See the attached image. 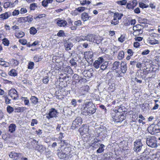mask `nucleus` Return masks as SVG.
Returning <instances> with one entry per match:
<instances>
[{"instance_id":"1","label":"nucleus","mask_w":160,"mask_h":160,"mask_svg":"<svg viewBox=\"0 0 160 160\" xmlns=\"http://www.w3.org/2000/svg\"><path fill=\"white\" fill-rule=\"evenodd\" d=\"M96 110V108L95 105L91 102H87L85 104V106L82 109V112L83 114L90 115L94 113Z\"/></svg>"},{"instance_id":"2","label":"nucleus","mask_w":160,"mask_h":160,"mask_svg":"<svg viewBox=\"0 0 160 160\" xmlns=\"http://www.w3.org/2000/svg\"><path fill=\"white\" fill-rule=\"evenodd\" d=\"M32 147L30 148L34 149L38 152L42 153L46 150V148L42 145L38 144V142L35 139H33L31 142Z\"/></svg>"},{"instance_id":"3","label":"nucleus","mask_w":160,"mask_h":160,"mask_svg":"<svg viewBox=\"0 0 160 160\" xmlns=\"http://www.w3.org/2000/svg\"><path fill=\"white\" fill-rule=\"evenodd\" d=\"M127 70V63L125 62H122L120 64V71H115V75L117 77H121L122 73H125Z\"/></svg>"},{"instance_id":"4","label":"nucleus","mask_w":160,"mask_h":160,"mask_svg":"<svg viewBox=\"0 0 160 160\" xmlns=\"http://www.w3.org/2000/svg\"><path fill=\"white\" fill-rule=\"evenodd\" d=\"M146 142L148 146L152 148H155L157 146V141L154 136H148L147 138Z\"/></svg>"},{"instance_id":"5","label":"nucleus","mask_w":160,"mask_h":160,"mask_svg":"<svg viewBox=\"0 0 160 160\" xmlns=\"http://www.w3.org/2000/svg\"><path fill=\"white\" fill-rule=\"evenodd\" d=\"M84 57L87 62L92 64L93 60V53L92 51L86 52L84 53Z\"/></svg>"},{"instance_id":"6","label":"nucleus","mask_w":160,"mask_h":160,"mask_svg":"<svg viewBox=\"0 0 160 160\" xmlns=\"http://www.w3.org/2000/svg\"><path fill=\"white\" fill-rule=\"evenodd\" d=\"M133 150L136 153L139 152L141 151L143 145L140 139L137 140L134 142Z\"/></svg>"},{"instance_id":"7","label":"nucleus","mask_w":160,"mask_h":160,"mask_svg":"<svg viewBox=\"0 0 160 160\" xmlns=\"http://www.w3.org/2000/svg\"><path fill=\"white\" fill-rule=\"evenodd\" d=\"M112 120L116 122L121 123L124 119L125 117L122 115L119 112H118L115 115L112 117Z\"/></svg>"},{"instance_id":"8","label":"nucleus","mask_w":160,"mask_h":160,"mask_svg":"<svg viewBox=\"0 0 160 160\" xmlns=\"http://www.w3.org/2000/svg\"><path fill=\"white\" fill-rule=\"evenodd\" d=\"M54 22L57 26L59 27H65L67 26L68 24L67 22L65 20L62 19L60 18L55 19Z\"/></svg>"},{"instance_id":"9","label":"nucleus","mask_w":160,"mask_h":160,"mask_svg":"<svg viewBox=\"0 0 160 160\" xmlns=\"http://www.w3.org/2000/svg\"><path fill=\"white\" fill-rule=\"evenodd\" d=\"M58 112L54 108H52L50 110L48 114H46V118L48 119L57 117Z\"/></svg>"},{"instance_id":"10","label":"nucleus","mask_w":160,"mask_h":160,"mask_svg":"<svg viewBox=\"0 0 160 160\" xmlns=\"http://www.w3.org/2000/svg\"><path fill=\"white\" fill-rule=\"evenodd\" d=\"M8 95L13 100H16L18 98V92L14 88H12L9 90Z\"/></svg>"},{"instance_id":"11","label":"nucleus","mask_w":160,"mask_h":160,"mask_svg":"<svg viewBox=\"0 0 160 160\" xmlns=\"http://www.w3.org/2000/svg\"><path fill=\"white\" fill-rule=\"evenodd\" d=\"M82 122V119L81 118L78 117L73 122L71 128L72 129H75L78 126L80 125Z\"/></svg>"},{"instance_id":"12","label":"nucleus","mask_w":160,"mask_h":160,"mask_svg":"<svg viewBox=\"0 0 160 160\" xmlns=\"http://www.w3.org/2000/svg\"><path fill=\"white\" fill-rule=\"evenodd\" d=\"M21 154L20 153L15 152L14 151L9 153V156L11 158L14 160H18L21 157Z\"/></svg>"},{"instance_id":"13","label":"nucleus","mask_w":160,"mask_h":160,"mask_svg":"<svg viewBox=\"0 0 160 160\" xmlns=\"http://www.w3.org/2000/svg\"><path fill=\"white\" fill-rule=\"evenodd\" d=\"M149 73V71L143 69V70L141 69L138 71L137 74L139 77H141L142 79H144L146 76Z\"/></svg>"},{"instance_id":"14","label":"nucleus","mask_w":160,"mask_h":160,"mask_svg":"<svg viewBox=\"0 0 160 160\" xmlns=\"http://www.w3.org/2000/svg\"><path fill=\"white\" fill-rule=\"evenodd\" d=\"M97 132L98 133V136L102 135L105 136L106 134V128L103 126H100L96 128Z\"/></svg>"},{"instance_id":"15","label":"nucleus","mask_w":160,"mask_h":160,"mask_svg":"<svg viewBox=\"0 0 160 160\" xmlns=\"http://www.w3.org/2000/svg\"><path fill=\"white\" fill-rule=\"evenodd\" d=\"M89 127V125H83L79 129V132L82 134L87 133L88 132Z\"/></svg>"},{"instance_id":"16","label":"nucleus","mask_w":160,"mask_h":160,"mask_svg":"<svg viewBox=\"0 0 160 160\" xmlns=\"http://www.w3.org/2000/svg\"><path fill=\"white\" fill-rule=\"evenodd\" d=\"M103 62V58L102 57H99L98 58V59L96 60L93 63V66L96 69L100 67V64Z\"/></svg>"},{"instance_id":"17","label":"nucleus","mask_w":160,"mask_h":160,"mask_svg":"<svg viewBox=\"0 0 160 160\" xmlns=\"http://www.w3.org/2000/svg\"><path fill=\"white\" fill-rule=\"evenodd\" d=\"M57 152L58 157L61 159L66 158L68 156L67 155V154H66L62 150L60 151V150L58 149L57 150Z\"/></svg>"},{"instance_id":"18","label":"nucleus","mask_w":160,"mask_h":160,"mask_svg":"<svg viewBox=\"0 0 160 160\" xmlns=\"http://www.w3.org/2000/svg\"><path fill=\"white\" fill-rule=\"evenodd\" d=\"M148 129L150 131L152 134L157 133L160 131V129L159 128L157 129L155 126L153 125H151L148 128Z\"/></svg>"},{"instance_id":"19","label":"nucleus","mask_w":160,"mask_h":160,"mask_svg":"<svg viewBox=\"0 0 160 160\" xmlns=\"http://www.w3.org/2000/svg\"><path fill=\"white\" fill-rule=\"evenodd\" d=\"M82 19L85 22L90 19L91 17L89 16L88 13L85 12H83L81 15Z\"/></svg>"},{"instance_id":"20","label":"nucleus","mask_w":160,"mask_h":160,"mask_svg":"<svg viewBox=\"0 0 160 160\" xmlns=\"http://www.w3.org/2000/svg\"><path fill=\"white\" fill-rule=\"evenodd\" d=\"M73 80L74 79L75 82L76 83L80 82L82 83V81H85L86 79H83L81 77L79 76L77 74H74L73 77Z\"/></svg>"},{"instance_id":"21","label":"nucleus","mask_w":160,"mask_h":160,"mask_svg":"<svg viewBox=\"0 0 160 160\" xmlns=\"http://www.w3.org/2000/svg\"><path fill=\"white\" fill-rule=\"evenodd\" d=\"M92 69H90L88 70H85L82 72L83 75L85 77L88 78L91 77L93 75Z\"/></svg>"},{"instance_id":"22","label":"nucleus","mask_w":160,"mask_h":160,"mask_svg":"<svg viewBox=\"0 0 160 160\" xmlns=\"http://www.w3.org/2000/svg\"><path fill=\"white\" fill-rule=\"evenodd\" d=\"M100 141L97 139H94L92 141V143L90 144V146L95 148H98V146L100 145V144L98 143V142Z\"/></svg>"},{"instance_id":"23","label":"nucleus","mask_w":160,"mask_h":160,"mask_svg":"<svg viewBox=\"0 0 160 160\" xmlns=\"http://www.w3.org/2000/svg\"><path fill=\"white\" fill-rule=\"evenodd\" d=\"M137 4V2H129L127 5V8L129 9H133Z\"/></svg>"},{"instance_id":"24","label":"nucleus","mask_w":160,"mask_h":160,"mask_svg":"<svg viewBox=\"0 0 160 160\" xmlns=\"http://www.w3.org/2000/svg\"><path fill=\"white\" fill-rule=\"evenodd\" d=\"M86 36V40L93 42L95 40V35L94 34H89Z\"/></svg>"},{"instance_id":"25","label":"nucleus","mask_w":160,"mask_h":160,"mask_svg":"<svg viewBox=\"0 0 160 160\" xmlns=\"http://www.w3.org/2000/svg\"><path fill=\"white\" fill-rule=\"evenodd\" d=\"M65 49L66 51H69L71 50L73 46L72 43L70 42H68L65 43L64 44Z\"/></svg>"},{"instance_id":"26","label":"nucleus","mask_w":160,"mask_h":160,"mask_svg":"<svg viewBox=\"0 0 160 160\" xmlns=\"http://www.w3.org/2000/svg\"><path fill=\"white\" fill-rule=\"evenodd\" d=\"M31 103L35 105L38 102V98L35 96H32L30 98Z\"/></svg>"},{"instance_id":"27","label":"nucleus","mask_w":160,"mask_h":160,"mask_svg":"<svg viewBox=\"0 0 160 160\" xmlns=\"http://www.w3.org/2000/svg\"><path fill=\"white\" fill-rule=\"evenodd\" d=\"M16 126L15 124H11L8 127V131L11 133L15 131L16 128Z\"/></svg>"},{"instance_id":"28","label":"nucleus","mask_w":160,"mask_h":160,"mask_svg":"<svg viewBox=\"0 0 160 160\" xmlns=\"http://www.w3.org/2000/svg\"><path fill=\"white\" fill-rule=\"evenodd\" d=\"M123 16V14L122 13L117 12L114 13L113 17L114 18V20H115V19H116L119 20L121 19Z\"/></svg>"},{"instance_id":"29","label":"nucleus","mask_w":160,"mask_h":160,"mask_svg":"<svg viewBox=\"0 0 160 160\" xmlns=\"http://www.w3.org/2000/svg\"><path fill=\"white\" fill-rule=\"evenodd\" d=\"M148 41L149 43L151 45H155L159 43L158 41L153 38H149Z\"/></svg>"},{"instance_id":"30","label":"nucleus","mask_w":160,"mask_h":160,"mask_svg":"<svg viewBox=\"0 0 160 160\" xmlns=\"http://www.w3.org/2000/svg\"><path fill=\"white\" fill-rule=\"evenodd\" d=\"M64 71L68 74H71L73 73V71L70 66H68L64 68Z\"/></svg>"},{"instance_id":"31","label":"nucleus","mask_w":160,"mask_h":160,"mask_svg":"<svg viewBox=\"0 0 160 160\" xmlns=\"http://www.w3.org/2000/svg\"><path fill=\"white\" fill-rule=\"evenodd\" d=\"M9 17L8 13L6 12L0 15V18L1 20H3L6 19Z\"/></svg>"},{"instance_id":"32","label":"nucleus","mask_w":160,"mask_h":160,"mask_svg":"<svg viewBox=\"0 0 160 160\" xmlns=\"http://www.w3.org/2000/svg\"><path fill=\"white\" fill-rule=\"evenodd\" d=\"M71 148L70 147V145L68 146H67L64 148L63 150H62L66 154H67V155L69 156L70 154V152L71 151Z\"/></svg>"},{"instance_id":"33","label":"nucleus","mask_w":160,"mask_h":160,"mask_svg":"<svg viewBox=\"0 0 160 160\" xmlns=\"http://www.w3.org/2000/svg\"><path fill=\"white\" fill-rule=\"evenodd\" d=\"M120 65L119 62L118 61L115 62L112 64V69L113 70H116L118 69Z\"/></svg>"},{"instance_id":"34","label":"nucleus","mask_w":160,"mask_h":160,"mask_svg":"<svg viewBox=\"0 0 160 160\" xmlns=\"http://www.w3.org/2000/svg\"><path fill=\"white\" fill-rule=\"evenodd\" d=\"M60 141V142H59V143H60L61 146L62 147L64 146H68L70 145V144L68 143V141L67 140H61Z\"/></svg>"},{"instance_id":"35","label":"nucleus","mask_w":160,"mask_h":160,"mask_svg":"<svg viewBox=\"0 0 160 160\" xmlns=\"http://www.w3.org/2000/svg\"><path fill=\"white\" fill-rule=\"evenodd\" d=\"M86 36H81L80 37H76L75 38V39L76 41L78 42H81L82 41L86 40Z\"/></svg>"},{"instance_id":"36","label":"nucleus","mask_w":160,"mask_h":160,"mask_svg":"<svg viewBox=\"0 0 160 160\" xmlns=\"http://www.w3.org/2000/svg\"><path fill=\"white\" fill-rule=\"evenodd\" d=\"M143 32L142 29H140L138 30L134 31L133 33V35L135 36H139Z\"/></svg>"},{"instance_id":"37","label":"nucleus","mask_w":160,"mask_h":160,"mask_svg":"<svg viewBox=\"0 0 160 160\" xmlns=\"http://www.w3.org/2000/svg\"><path fill=\"white\" fill-rule=\"evenodd\" d=\"M10 63L11 65L15 67L18 64L19 62L17 60L12 59L10 61Z\"/></svg>"},{"instance_id":"38","label":"nucleus","mask_w":160,"mask_h":160,"mask_svg":"<svg viewBox=\"0 0 160 160\" xmlns=\"http://www.w3.org/2000/svg\"><path fill=\"white\" fill-rule=\"evenodd\" d=\"M102 40L103 38L101 37L98 36L96 37L95 36V40L93 42L97 44H99L102 42Z\"/></svg>"},{"instance_id":"39","label":"nucleus","mask_w":160,"mask_h":160,"mask_svg":"<svg viewBox=\"0 0 160 160\" xmlns=\"http://www.w3.org/2000/svg\"><path fill=\"white\" fill-rule=\"evenodd\" d=\"M149 104L147 103H144L141 105V108L143 111H146L148 108Z\"/></svg>"},{"instance_id":"40","label":"nucleus","mask_w":160,"mask_h":160,"mask_svg":"<svg viewBox=\"0 0 160 160\" xmlns=\"http://www.w3.org/2000/svg\"><path fill=\"white\" fill-rule=\"evenodd\" d=\"M8 74L11 76L15 77L17 75V73L15 69H12L8 72Z\"/></svg>"},{"instance_id":"41","label":"nucleus","mask_w":160,"mask_h":160,"mask_svg":"<svg viewBox=\"0 0 160 160\" xmlns=\"http://www.w3.org/2000/svg\"><path fill=\"white\" fill-rule=\"evenodd\" d=\"M124 57V53L123 51L119 52L118 56V58L119 60H122Z\"/></svg>"},{"instance_id":"42","label":"nucleus","mask_w":160,"mask_h":160,"mask_svg":"<svg viewBox=\"0 0 160 160\" xmlns=\"http://www.w3.org/2000/svg\"><path fill=\"white\" fill-rule=\"evenodd\" d=\"M104 147L105 146L103 144H100L99 148L97 150V153H101L103 152L104 150Z\"/></svg>"},{"instance_id":"43","label":"nucleus","mask_w":160,"mask_h":160,"mask_svg":"<svg viewBox=\"0 0 160 160\" xmlns=\"http://www.w3.org/2000/svg\"><path fill=\"white\" fill-rule=\"evenodd\" d=\"M145 64L144 63H141L140 62H138L136 64V67L138 68H141L145 69L144 67Z\"/></svg>"},{"instance_id":"44","label":"nucleus","mask_w":160,"mask_h":160,"mask_svg":"<svg viewBox=\"0 0 160 160\" xmlns=\"http://www.w3.org/2000/svg\"><path fill=\"white\" fill-rule=\"evenodd\" d=\"M108 63L107 62H105L102 63L100 66L101 69L104 70H105L108 66Z\"/></svg>"},{"instance_id":"45","label":"nucleus","mask_w":160,"mask_h":160,"mask_svg":"<svg viewBox=\"0 0 160 160\" xmlns=\"http://www.w3.org/2000/svg\"><path fill=\"white\" fill-rule=\"evenodd\" d=\"M21 99L23 101L25 105L29 106L30 105L29 101L27 97H22Z\"/></svg>"},{"instance_id":"46","label":"nucleus","mask_w":160,"mask_h":160,"mask_svg":"<svg viewBox=\"0 0 160 160\" xmlns=\"http://www.w3.org/2000/svg\"><path fill=\"white\" fill-rule=\"evenodd\" d=\"M37 32L36 29L34 27H31L30 29V33L32 35L35 34Z\"/></svg>"},{"instance_id":"47","label":"nucleus","mask_w":160,"mask_h":160,"mask_svg":"<svg viewBox=\"0 0 160 160\" xmlns=\"http://www.w3.org/2000/svg\"><path fill=\"white\" fill-rule=\"evenodd\" d=\"M80 4L82 5H89L90 4L91 2L89 1L86 0H79Z\"/></svg>"},{"instance_id":"48","label":"nucleus","mask_w":160,"mask_h":160,"mask_svg":"<svg viewBox=\"0 0 160 160\" xmlns=\"http://www.w3.org/2000/svg\"><path fill=\"white\" fill-rule=\"evenodd\" d=\"M24 35V34L23 32H20L16 33L15 34V36L16 37L19 38L22 37Z\"/></svg>"},{"instance_id":"49","label":"nucleus","mask_w":160,"mask_h":160,"mask_svg":"<svg viewBox=\"0 0 160 160\" xmlns=\"http://www.w3.org/2000/svg\"><path fill=\"white\" fill-rule=\"evenodd\" d=\"M127 2L126 0H122L121 1H118L116 3L118 5H124Z\"/></svg>"},{"instance_id":"50","label":"nucleus","mask_w":160,"mask_h":160,"mask_svg":"<svg viewBox=\"0 0 160 160\" xmlns=\"http://www.w3.org/2000/svg\"><path fill=\"white\" fill-rule=\"evenodd\" d=\"M142 26L140 24H138L133 27V29L134 31H135L140 29H142Z\"/></svg>"},{"instance_id":"51","label":"nucleus","mask_w":160,"mask_h":160,"mask_svg":"<svg viewBox=\"0 0 160 160\" xmlns=\"http://www.w3.org/2000/svg\"><path fill=\"white\" fill-rule=\"evenodd\" d=\"M37 7V4L35 3L31 4L30 5V8L31 10H34L35 8Z\"/></svg>"},{"instance_id":"52","label":"nucleus","mask_w":160,"mask_h":160,"mask_svg":"<svg viewBox=\"0 0 160 160\" xmlns=\"http://www.w3.org/2000/svg\"><path fill=\"white\" fill-rule=\"evenodd\" d=\"M7 110L8 113H11L13 111L14 109L12 107L9 105L7 108Z\"/></svg>"},{"instance_id":"53","label":"nucleus","mask_w":160,"mask_h":160,"mask_svg":"<svg viewBox=\"0 0 160 160\" xmlns=\"http://www.w3.org/2000/svg\"><path fill=\"white\" fill-rule=\"evenodd\" d=\"M125 37L124 35H122L118 39V40L119 42L121 43H122L125 41Z\"/></svg>"},{"instance_id":"54","label":"nucleus","mask_w":160,"mask_h":160,"mask_svg":"<svg viewBox=\"0 0 160 160\" xmlns=\"http://www.w3.org/2000/svg\"><path fill=\"white\" fill-rule=\"evenodd\" d=\"M70 63L71 64V66H76L77 65V63L76 62L75 60L73 59H72L70 60L69 61Z\"/></svg>"},{"instance_id":"55","label":"nucleus","mask_w":160,"mask_h":160,"mask_svg":"<svg viewBox=\"0 0 160 160\" xmlns=\"http://www.w3.org/2000/svg\"><path fill=\"white\" fill-rule=\"evenodd\" d=\"M140 23H146L147 22V19L142 18H140L138 20Z\"/></svg>"},{"instance_id":"56","label":"nucleus","mask_w":160,"mask_h":160,"mask_svg":"<svg viewBox=\"0 0 160 160\" xmlns=\"http://www.w3.org/2000/svg\"><path fill=\"white\" fill-rule=\"evenodd\" d=\"M74 25L76 27H78L82 25V22L80 20L75 21L74 22Z\"/></svg>"},{"instance_id":"57","label":"nucleus","mask_w":160,"mask_h":160,"mask_svg":"<svg viewBox=\"0 0 160 160\" xmlns=\"http://www.w3.org/2000/svg\"><path fill=\"white\" fill-rule=\"evenodd\" d=\"M34 63L32 62H28V68L30 69H32L33 68Z\"/></svg>"},{"instance_id":"58","label":"nucleus","mask_w":160,"mask_h":160,"mask_svg":"<svg viewBox=\"0 0 160 160\" xmlns=\"http://www.w3.org/2000/svg\"><path fill=\"white\" fill-rule=\"evenodd\" d=\"M3 7L4 8H8L9 7H11V2H5L3 5Z\"/></svg>"},{"instance_id":"59","label":"nucleus","mask_w":160,"mask_h":160,"mask_svg":"<svg viewBox=\"0 0 160 160\" xmlns=\"http://www.w3.org/2000/svg\"><path fill=\"white\" fill-rule=\"evenodd\" d=\"M27 10L26 8H21L19 11L20 13L21 14H23L27 13Z\"/></svg>"},{"instance_id":"60","label":"nucleus","mask_w":160,"mask_h":160,"mask_svg":"<svg viewBox=\"0 0 160 160\" xmlns=\"http://www.w3.org/2000/svg\"><path fill=\"white\" fill-rule=\"evenodd\" d=\"M119 23V20L115 19L114 20V18H113V19L111 22V23L112 24H113L114 25H117Z\"/></svg>"},{"instance_id":"61","label":"nucleus","mask_w":160,"mask_h":160,"mask_svg":"<svg viewBox=\"0 0 160 160\" xmlns=\"http://www.w3.org/2000/svg\"><path fill=\"white\" fill-rule=\"evenodd\" d=\"M49 77L48 76L44 77L42 79V82L44 84H47L49 81Z\"/></svg>"},{"instance_id":"62","label":"nucleus","mask_w":160,"mask_h":160,"mask_svg":"<svg viewBox=\"0 0 160 160\" xmlns=\"http://www.w3.org/2000/svg\"><path fill=\"white\" fill-rule=\"evenodd\" d=\"M57 35L58 37H63V36L65 35V33L63 31L60 30L58 33Z\"/></svg>"},{"instance_id":"63","label":"nucleus","mask_w":160,"mask_h":160,"mask_svg":"<svg viewBox=\"0 0 160 160\" xmlns=\"http://www.w3.org/2000/svg\"><path fill=\"white\" fill-rule=\"evenodd\" d=\"M3 43L5 46H8L9 44V41L6 38H4L2 40Z\"/></svg>"},{"instance_id":"64","label":"nucleus","mask_w":160,"mask_h":160,"mask_svg":"<svg viewBox=\"0 0 160 160\" xmlns=\"http://www.w3.org/2000/svg\"><path fill=\"white\" fill-rule=\"evenodd\" d=\"M27 21L29 23H31L33 20L32 17L30 16H28L26 17Z\"/></svg>"}]
</instances>
